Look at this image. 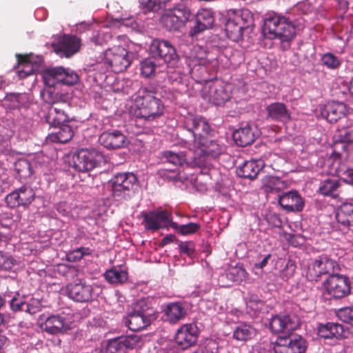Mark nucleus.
Listing matches in <instances>:
<instances>
[{
	"label": "nucleus",
	"instance_id": "1",
	"mask_svg": "<svg viewBox=\"0 0 353 353\" xmlns=\"http://www.w3.org/2000/svg\"><path fill=\"white\" fill-rule=\"evenodd\" d=\"M155 94L153 89L147 87H141L137 90L132 96L134 105L132 111L135 117L153 121L163 114L164 105Z\"/></svg>",
	"mask_w": 353,
	"mask_h": 353
},
{
	"label": "nucleus",
	"instance_id": "2",
	"mask_svg": "<svg viewBox=\"0 0 353 353\" xmlns=\"http://www.w3.org/2000/svg\"><path fill=\"white\" fill-rule=\"evenodd\" d=\"M263 32L270 39H279L289 43L296 35L295 26L285 16L276 12L267 13L263 19Z\"/></svg>",
	"mask_w": 353,
	"mask_h": 353
},
{
	"label": "nucleus",
	"instance_id": "3",
	"mask_svg": "<svg viewBox=\"0 0 353 353\" xmlns=\"http://www.w3.org/2000/svg\"><path fill=\"white\" fill-rule=\"evenodd\" d=\"M112 196L117 201H130L139 190V180L132 172H119L110 180Z\"/></svg>",
	"mask_w": 353,
	"mask_h": 353
},
{
	"label": "nucleus",
	"instance_id": "4",
	"mask_svg": "<svg viewBox=\"0 0 353 353\" xmlns=\"http://www.w3.org/2000/svg\"><path fill=\"white\" fill-rule=\"evenodd\" d=\"M223 151V145L219 143L217 141L200 135V160L202 158L208 161L215 159L222 154ZM210 170V163L208 162L203 166L200 163V175L205 178L204 181L200 180V191L207 190L208 183L211 179Z\"/></svg>",
	"mask_w": 353,
	"mask_h": 353
},
{
	"label": "nucleus",
	"instance_id": "5",
	"mask_svg": "<svg viewBox=\"0 0 353 353\" xmlns=\"http://www.w3.org/2000/svg\"><path fill=\"white\" fill-rule=\"evenodd\" d=\"M190 10L184 5L179 4L165 10L161 18L163 26L169 31H178L189 20Z\"/></svg>",
	"mask_w": 353,
	"mask_h": 353
},
{
	"label": "nucleus",
	"instance_id": "6",
	"mask_svg": "<svg viewBox=\"0 0 353 353\" xmlns=\"http://www.w3.org/2000/svg\"><path fill=\"white\" fill-rule=\"evenodd\" d=\"M323 285L325 292L334 299H343L351 292L350 279L338 273L329 275L323 281Z\"/></svg>",
	"mask_w": 353,
	"mask_h": 353
},
{
	"label": "nucleus",
	"instance_id": "7",
	"mask_svg": "<svg viewBox=\"0 0 353 353\" xmlns=\"http://www.w3.org/2000/svg\"><path fill=\"white\" fill-rule=\"evenodd\" d=\"M103 160V155L97 150L81 149L72 157L73 168L79 172H89L98 166Z\"/></svg>",
	"mask_w": 353,
	"mask_h": 353
},
{
	"label": "nucleus",
	"instance_id": "8",
	"mask_svg": "<svg viewBox=\"0 0 353 353\" xmlns=\"http://www.w3.org/2000/svg\"><path fill=\"white\" fill-rule=\"evenodd\" d=\"M150 53L154 58H159L171 66H174L179 59L175 48L167 40L154 39L150 46Z\"/></svg>",
	"mask_w": 353,
	"mask_h": 353
},
{
	"label": "nucleus",
	"instance_id": "9",
	"mask_svg": "<svg viewBox=\"0 0 353 353\" xmlns=\"http://www.w3.org/2000/svg\"><path fill=\"white\" fill-rule=\"evenodd\" d=\"M104 59L105 63L115 73L125 71L131 64L128 52L120 46H114L106 50Z\"/></svg>",
	"mask_w": 353,
	"mask_h": 353
},
{
	"label": "nucleus",
	"instance_id": "10",
	"mask_svg": "<svg viewBox=\"0 0 353 353\" xmlns=\"http://www.w3.org/2000/svg\"><path fill=\"white\" fill-rule=\"evenodd\" d=\"M336 263L325 256H321L312 261L307 266V279L311 282H318L323 275L334 274Z\"/></svg>",
	"mask_w": 353,
	"mask_h": 353
},
{
	"label": "nucleus",
	"instance_id": "11",
	"mask_svg": "<svg viewBox=\"0 0 353 353\" xmlns=\"http://www.w3.org/2000/svg\"><path fill=\"white\" fill-rule=\"evenodd\" d=\"M189 131L192 133L194 142V148L189 149L187 153H184L183 152H175L171 150L165 151L163 156L169 163L179 166H181L185 163L192 168H195L199 165L198 154L196 153L199 146L196 145V134L193 132L192 129H189Z\"/></svg>",
	"mask_w": 353,
	"mask_h": 353
},
{
	"label": "nucleus",
	"instance_id": "12",
	"mask_svg": "<svg viewBox=\"0 0 353 353\" xmlns=\"http://www.w3.org/2000/svg\"><path fill=\"white\" fill-rule=\"evenodd\" d=\"M300 326V321L294 314L276 315L273 316L270 322V328L274 333H285L290 335V333Z\"/></svg>",
	"mask_w": 353,
	"mask_h": 353
},
{
	"label": "nucleus",
	"instance_id": "13",
	"mask_svg": "<svg viewBox=\"0 0 353 353\" xmlns=\"http://www.w3.org/2000/svg\"><path fill=\"white\" fill-rule=\"evenodd\" d=\"M34 192L28 186L23 185L10 194L6 197V203L10 208L28 207L34 199Z\"/></svg>",
	"mask_w": 353,
	"mask_h": 353
},
{
	"label": "nucleus",
	"instance_id": "14",
	"mask_svg": "<svg viewBox=\"0 0 353 353\" xmlns=\"http://www.w3.org/2000/svg\"><path fill=\"white\" fill-rule=\"evenodd\" d=\"M143 225L147 230L157 231L167 227L170 223V214L167 210H157L143 212L141 214Z\"/></svg>",
	"mask_w": 353,
	"mask_h": 353
},
{
	"label": "nucleus",
	"instance_id": "15",
	"mask_svg": "<svg viewBox=\"0 0 353 353\" xmlns=\"http://www.w3.org/2000/svg\"><path fill=\"white\" fill-rule=\"evenodd\" d=\"M81 41L72 35H63L59 38L57 43H53V51L61 57L69 58L77 53L80 48Z\"/></svg>",
	"mask_w": 353,
	"mask_h": 353
},
{
	"label": "nucleus",
	"instance_id": "16",
	"mask_svg": "<svg viewBox=\"0 0 353 353\" xmlns=\"http://www.w3.org/2000/svg\"><path fill=\"white\" fill-rule=\"evenodd\" d=\"M68 297L76 302H89L92 299L93 288L82 280L69 283L66 287Z\"/></svg>",
	"mask_w": 353,
	"mask_h": 353
},
{
	"label": "nucleus",
	"instance_id": "17",
	"mask_svg": "<svg viewBox=\"0 0 353 353\" xmlns=\"http://www.w3.org/2000/svg\"><path fill=\"white\" fill-rule=\"evenodd\" d=\"M201 97L208 103L220 105L228 100V95L222 88H218L215 83L212 81H205L201 90Z\"/></svg>",
	"mask_w": 353,
	"mask_h": 353
},
{
	"label": "nucleus",
	"instance_id": "18",
	"mask_svg": "<svg viewBox=\"0 0 353 353\" xmlns=\"http://www.w3.org/2000/svg\"><path fill=\"white\" fill-rule=\"evenodd\" d=\"M175 341L182 349H187L195 344L198 339V328L196 324L183 325L175 335Z\"/></svg>",
	"mask_w": 353,
	"mask_h": 353
},
{
	"label": "nucleus",
	"instance_id": "19",
	"mask_svg": "<svg viewBox=\"0 0 353 353\" xmlns=\"http://www.w3.org/2000/svg\"><path fill=\"white\" fill-rule=\"evenodd\" d=\"M259 136L258 130L254 125L246 123L236 130L232 134L235 143L240 147L252 145Z\"/></svg>",
	"mask_w": 353,
	"mask_h": 353
},
{
	"label": "nucleus",
	"instance_id": "20",
	"mask_svg": "<svg viewBox=\"0 0 353 353\" xmlns=\"http://www.w3.org/2000/svg\"><path fill=\"white\" fill-rule=\"evenodd\" d=\"M41 327L51 334L63 333L70 329V323L61 314H52L46 318Z\"/></svg>",
	"mask_w": 353,
	"mask_h": 353
},
{
	"label": "nucleus",
	"instance_id": "21",
	"mask_svg": "<svg viewBox=\"0 0 353 353\" xmlns=\"http://www.w3.org/2000/svg\"><path fill=\"white\" fill-rule=\"evenodd\" d=\"M280 205L288 212H301L304 207V201L297 191H290L279 198Z\"/></svg>",
	"mask_w": 353,
	"mask_h": 353
},
{
	"label": "nucleus",
	"instance_id": "22",
	"mask_svg": "<svg viewBox=\"0 0 353 353\" xmlns=\"http://www.w3.org/2000/svg\"><path fill=\"white\" fill-rule=\"evenodd\" d=\"M70 108L65 106H50L45 116L46 121L50 126L54 128L67 123L70 121L68 115Z\"/></svg>",
	"mask_w": 353,
	"mask_h": 353
},
{
	"label": "nucleus",
	"instance_id": "23",
	"mask_svg": "<svg viewBox=\"0 0 353 353\" xmlns=\"http://www.w3.org/2000/svg\"><path fill=\"white\" fill-rule=\"evenodd\" d=\"M347 108L345 103L332 101L321 108V115L330 123L336 122L345 115Z\"/></svg>",
	"mask_w": 353,
	"mask_h": 353
},
{
	"label": "nucleus",
	"instance_id": "24",
	"mask_svg": "<svg viewBox=\"0 0 353 353\" xmlns=\"http://www.w3.org/2000/svg\"><path fill=\"white\" fill-rule=\"evenodd\" d=\"M264 166L265 163L262 159H251L239 165L236 173L241 178L254 179Z\"/></svg>",
	"mask_w": 353,
	"mask_h": 353
},
{
	"label": "nucleus",
	"instance_id": "25",
	"mask_svg": "<svg viewBox=\"0 0 353 353\" xmlns=\"http://www.w3.org/2000/svg\"><path fill=\"white\" fill-rule=\"evenodd\" d=\"M99 143L108 149H117L123 146L125 135L119 130L103 132L99 138Z\"/></svg>",
	"mask_w": 353,
	"mask_h": 353
},
{
	"label": "nucleus",
	"instance_id": "26",
	"mask_svg": "<svg viewBox=\"0 0 353 353\" xmlns=\"http://www.w3.org/2000/svg\"><path fill=\"white\" fill-rule=\"evenodd\" d=\"M336 219L344 229L353 228V203H342L336 212Z\"/></svg>",
	"mask_w": 353,
	"mask_h": 353
},
{
	"label": "nucleus",
	"instance_id": "27",
	"mask_svg": "<svg viewBox=\"0 0 353 353\" xmlns=\"http://www.w3.org/2000/svg\"><path fill=\"white\" fill-rule=\"evenodd\" d=\"M268 118L280 122H286L290 119V112L286 105L280 102L270 103L266 107Z\"/></svg>",
	"mask_w": 353,
	"mask_h": 353
},
{
	"label": "nucleus",
	"instance_id": "28",
	"mask_svg": "<svg viewBox=\"0 0 353 353\" xmlns=\"http://www.w3.org/2000/svg\"><path fill=\"white\" fill-rule=\"evenodd\" d=\"M43 100L51 104V106L70 108L69 97L68 94L56 92L51 88L43 90L41 92Z\"/></svg>",
	"mask_w": 353,
	"mask_h": 353
},
{
	"label": "nucleus",
	"instance_id": "29",
	"mask_svg": "<svg viewBox=\"0 0 353 353\" xmlns=\"http://www.w3.org/2000/svg\"><path fill=\"white\" fill-rule=\"evenodd\" d=\"M132 310L152 323L158 318L159 315V313L152 306L151 303L145 299L137 301L134 303Z\"/></svg>",
	"mask_w": 353,
	"mask_h": 353
},
{
	"label": "nucleus",
	"instance_id": "30",
	"mask_svg": "<svg viewBox=\"0 0 353 353\" xmlns=\"http://www.w3.org/2000/svg\"><path fill=\"white\" fill-rule=\"evenodd\" d=\"M165 320L171 323H176L186 315V310L180 302L170 303L164 310Z\"/></svg>",
	"mask_w": 353,
	"mask_h": 353
},
{
	"label": "nucleus",
	"instance_id": "31",
	"mask_svg": "<svg viewBox=\"0 0 353 353\" xmlns=\"http://www.w3.org/2000/svg\"><path fill=\"white\" fill-rule=\"evenodd\" d=\"M243 25L239 24L234 17L230 14L225 23V31L228 38L232 41H239L243 36Z\"/></svg>",
	"mask_w": 353,
	"mask_h": 353
},
{
	"label": "nucleus",
	"instance_id": "32",
	"mask_svg": "<svg viewBox=\"0 0 353 353\" xmlns=\"http://www.w3.org/2000/svg\"><path fill=\"white\" fill-rule=\"evenodd\" d=\"M125 325L131 330L137 332L150 325L152 322L136 314L133 310L125 319Z\"/></svg>",
	"mask_w": 353,
	"mask_h": 353
},
{
	"label": "nucleus",
	"instance_id": "33",
	"mask_svg": "<svg viewBox=\"0 0 353 353\" xmlns=\"http://www.w3.org/2000/svg\"><path fill=\"white\" fill-rule=\"evenodd\" d=\"M18 70L17 73L20 78L26 77L34 73V68L32 64V56L31 54H17Z\"/></svg>",
	"mask_w": 353,
	"mask_h": 353
},
{
	"label": "nucleus",
	"instance_id": "34",
	"mask_svg": "<svg viewBox=\"0 0 353 353\" xmlns=\"http://www.w3.org/2000/svg\"><path fill=\"white\" fill-rule=\"evenodd\" d=\"M58 130L49 134V139L53 142L64 143L69 141L74 135L72 128L68 125L62 124L57 126Z\"/></svg>",
	"mask_w": 353,
	"mask_h": 353
},
{
	"label": "nucleus",
	"instance_id": "35",
	"mask_svg": "<svg viewBox=\"0 0 353 353\" xmlns=\"http://www.w3.org/2000/svg\"><path fill=\"white\" fill-rule=\"evenodd\" d=\"M64 74L65 68L63 67L50 68L44 71L43 77L48 85L54 87L57 83L62 82Z\"/></svg>",
	"mask_w": 353,
	"mask_h": 353
},
{
	"label": "nucleus",
	"instance_id": "36",
	"mask_svg": "<svg viewBox=\"0 0 353 353\" xmlns=\"http://www.w3.org/2000/svg\"><path fill=\"white\" fill-rule=\"evenodd\" d=\"M104 276L106 281L114 285L122 284L127 281L128 276L125 270H123L120 267H113L105 271Z\"/></svg>",
	"mask_w": 353,
	"mask_h": 353
},
{
	"label": "nucleus",
	"instance_id": "37",
	"mask_svg": "<svg viewBox=\"0 0 353 353\" xmlns=\"http://www.w3.org/2000/svg\"><path fill=\"white\" fill-rule=\"evenodd\" d=\"M256 334V330L252 326L243 323L235 327L233 338L239 341H246L252 339Z\"/></svg>",
	"mask_w": 353,
	"mask_h": 353
},
{
	"label": "nucleus",
	"instance_id": "38",
	"mask_svg": "<svg viewBox=\"0 0 353 353\" xmlns=\"http://www.w3.org/2000/svg\"><path fill=\"white\" fill-rule=\"evenodd\" d=\"M341 183L337 179H326L322 182L319 188V192L324 196L336 198L339 196Z\"/></svg>",
	"mask_w": 353,
	"mask_h": 353
},
{
	"label": "nucleus",
	"instance_id": "39",
	"mask_svg": "<svg viewBox=\"0 0 353 353\" xmlns=\"http://www.w3.org/2000/svg\"><path fill=\"white\" fill-rule=\"evenodd\" d=\"M262 183L267 192H278L285 188L284 181L274 176H265L262 179Z\"/></svg>",
	"mask_w": 353,
	"mask_h": 353
},
{
	"label": "nucleus",
	"instance_id": "40",
	"mask_svg": "<svg viewBox=\"0 0 353 353\" xmlns=\"http://www.w3.org/2000/svg\"><path fill=\"white\" fill-rule=\"evenodd\" d=\"M157 59L152 55L144 59L140 63L141 74L145 78H152L156 75Z\"/></svg>",
	"mask_w": 353,
	"mask_h": 353
},
{
	"label": "nucleus",
	"instance_id": "41",
	"mask_svg": "<svg viewBox=\"0 0 353 353\" xmlns=\"http://www.w3.org/2000/svg\"><path fill=\"white\" fill-rule=\"evenodd\" d=\"M6 99L12 103V108L20 109L26 108L30 105V99L26 93H9L7 94Z\"/></svg>",
	"mask_w": 353,
	"mask_h": 353
},
{
	"label": "nucleus",
	"instance_id": "42",
	"mask_svg": "<svg viewBox=\"0 0 353 353\" xmlns=\"http://www.w3.org/2000/svg\"><path fill=\"white\" fill-rule=\"evenodd\" d=\"M288 337L287 343L292 347L294 353H305L307 350V342L300 335H285Z\"/></svg>",
	"mask_w": 353,
	"mask_h": 353
},
{
	"label": "nucleus",
	"instance_id": "43",
	"mask_svg": "<svg viewBox=\"0 0 353 353\" xmlns=\"http://www.w3.org/2000/svg\"><path fill=\"white\" fill-rule=\"evenodd\" d=\"M230 14L239 24L243 25V29L249 27L253 23L252 15L247 9L234 10Z\"/></svg>",
	"mask_w": 353,
	"mask_h": 353
},
{
	"label": "nucleus",
	"instance_id": "44",
	"mask_svg": "<svg viewBox=\"0 0 353 353\" xmlns=\"http://www.w3.org/2000/svg\"><path fill=\"white\" fill-rule=\"evenodd\" d=\"M14 170L21 179H27L32 175V168L29 161L25 159H18L14 163Z\"/></svg>",
	"mask_w": 353,
	"mask_h": 353
},
{
	"label": "nucleus",
	"instance_id": "45",
	"mask_svg": "<svg viewBox=\"0 0 353 353\" xmlns=\"http://www.w3.org/2000/svg\"><path fill=\"white\" fill-rule=\"evenodd\" d=\"M214 22V17L211 9L202 8L200 10V32L211 28Z\"/></svg>",
	"mask_w": 353,
	"mask_h": 353
},
{
	"label": "nucleus",
	"instance_id": "46",
	"mask_svg": "<svg viewBox=\"0 0 353 353\" xmlns=\"http://www.w3.org/2000/svg\"><path fill=\"white\" fill-rule=\"evenodd\" d=\"M248 274L242 267L230 268L226 273L227 278L233 282L241 283L248 278Z\"/></svg>",
	"mask_w": 353,
	"mask_h": 353
},
{
	"label": "nucleus",
	"instance_id": "47",
	"mask_svg": "<svg viewBox=\"0 0 353 353\" xmlns=\"http://www.w3.org/2000/svg\"><path fill=\"white\" fill-rule=\"evenodd\" d=\"M288 337L279 336L274 345L273 349L274 353H294L292 347L287 343Z\"/></svg>",
	"mask_w": 353,
	"mask_h": 353
},
{
	"label": "nucleus",
	"instance_id": "48",
	"mask_svg": "<svg viewBox=\"0 0 353 353\" xmlns=\"http://www.w3.org/2000/svg\"><path fill=\"white\" fill-rule=\"evenodd\" d=\"M322 63L327 68L334 70L338 68L341 64V60L332 53H325L321 59Z\"/></svg>",
	"mask_w": 353,
	"mask_h": 353
},
{
	"label": "nucleus",
	"instance_id": "49",
	"mask_svg": "<svg viewBox=\"0 0 353 353\" xmlns=\"http://www.w3.org/2000/svg\"><path fill=\"white\" fill-rule=\"evenodd\" d=\"M170 0H143V8L148 11H158L164 8Z\"/></svg>",
	"mask_w": 353,
	"mask_h": 353
},
{
	"label": "nucleus",
	"instance_id": "50",
	"mask_svg": "<svg viewBox=\"0 0 353 353\" xmlns=\"http://www.w3.org/2000/svg\"><path fill=\"white\" fill-rule=\"evenodd\" d=\"M170 225L183 235H187L195 232L199 228V225L193 223L179 225L175 222H172Z\"/></svg>",
	"mask_w": 353,
	"mask_h": 353
},
{
	"label": "nucleus",
	"instance_id": "51",
	"mask_svg": "<svg viewBox=\"0 0 353 353\" xmlns=\"http://www.w3.org/2000/svg\"><path fill=\"white\" fill-rule=\"evenodd\" d=\"M119 338L121 341H122V345L124 350L134 349L140 342V337L137 334L122 336Z\"/></svg>",
	"mask_w": 353,
	"mask_h": 353
},
{
	"label": "nucleus",
	"instance_id": "52",
	"mask_svg": "<svg viewBox=\"0 0 353 353\" xmlns=\"http://www.w3.org/2000/svg\"><path fill=\"white\" fill-rule=\"evenodd\" d=\"M107 352L108 353H125L122 341H121L119 337L114 338L108 341Z\"/></svg>",
	"mask_w": 353,
	"mask_h": 353
},
{
	"label": "nucleus",
	"instance_id": "53",
	"mask_svg": "<svg viewBox=\"0 0 353 353\" xmlns=\"http://www.w3.org/2000/svg\"><path fill=\"white\" fill-rule=\"evenodd\" d=\"M296 268V265L295 262L291 259H289L281 272V278L286 281L288 280L294 276Z\"/></svg>",
	"mask_w": 353,
	"mask_h": 353
},
{
	"label": "nucleus",
	"instance_id": "54",
	"mask_svg": "<svg viewBox=\"0 0 353 353\" xmlns=\"http://www.w3.org/2000/svg\"><path fill=\"white\" fill-rule=\"evenodd\" d=\"M201 125L202 133H200V135L209 139L215 136V130L211 127V125L205 118L200 117V126Z\"/></svg>",
	"mask_w": 353,
	"mask_h": 353
},
{
	"label": "nucleus",
	"instance_id": "55",
	"mask_svg": "<svg viewBox=\"0 0 353 353\" xmlns=\"http://www.w3.org/2000/svg\"><path fill=\"white\" fill-rule=\"evenodd\" d=\"M24 306V312L34 314L40 311L41 303L39 299H31L28 302L25 303Z\"/></svg>",
	"mask_w": 353,
	"mask_h": 353
},
{
	"label": "nucleus",
	"instance_id": "56",
	"mask_svg": "<svg viewBox=\"0 0 353 353\" xmlns=\"http://www.w3.org/2000/svg\"><path fill=\"white\" fill-rule=\"evenodd\" d=\"M18 296L19 294H17L9 301L10 309L14 312L24 311L26 301L23 298H19Z\"/></svg>",
	"mask_w": 353,
	"mask_h": 353
},
{
	"label": "nucleus",
	"instance_id": "57",
	"mask_svg": "<svg viewBox=\"0 0 353 353\" xmlns=\"http://www.w3.org/2000/svg\"><path fill=\"white\" fill-rule=\"evenodd\" d=\"M338 316L343 322L350 324L353 327V307L340 310Z\"/></svg>",
	"mask_w": 353,
	"mask_h": 353
},
{
	"label": "nucleus",
	"instance_id": "58",
	"mask_svg": "<svg viewBox=\"0 0 353 353\" xmlns=\"http://www.w3.org/2000/svg\"><path fill=\"white\" fill-rule=\"evenodd\" d=\"M202 353H216L218 350V343L212 339H205L202 345Z\"/></svg>",
	"mask_w": 353,
	"mask_h": 353
},
{
	"label": "nucleus",
	"instance_id": "59",
	"mask_svg": "<svg viewBox=\"0 0 353 353\" xmlns=\"http://www.w3.org/2000/svg\"><path fill=\"white\" fill-rule=\"evenodd\" d=\"M179 251L182 254H185L190 257H192L194 255L195 248L193 243L188 242H181L179 243Z\"/></svg>",
	"mask_w": 353,
	"mask_h": 353
},
{
	"label": "nucleus",
	"instance_id": "60",
	"mask_svg": "<svg viewBox=\"0 0 353 353\" xmlns=\"http://www.w3.org/2000/svg\"><path fill=\"white\" fill-rule=\"evenodd\" d=\"M330 331L332 338H339L342 336L344 332V329L342 325L335 323H327Z\"/></svg>",
	"mask_w": 353,
	"mask_h": 353
},
{
	"label": "nucleus",
	"instance_id": "61",
	"mask_svg": "<svg viewBox=\"0 0 353 353\" xmlns=\"http://www.w3.org/2000/svg\"><path fill=\"white\" fill-rule=\"evenodd\" d=\"M65 75L63 76V80L62 83L65 85H73L79 81V77L78 75L73 72L70 71L69 70L65 69Z\"/></svg>",
	"mask_w": 353,
	"mask_h": 353
},
{
	"label": "nucleus",
	"instance_id": "62",
	"mask_svg": "<svg viewBox=\"0 0 353 353\" xmlns=\"http://www.w3.org/2000/svg\"><path fill=\"white\" fill-rule=\"evenodd\" d=\"M340 137L344 142L353 143V125L342 130L340 132Z\"/></svg>",
	"mask_w": 353,
	"mask_h": 353
},
{
	"label": "nucleus",
	"instance_id": "63",
	"mask_svg": "<svg viewBox=\"0 0 353 353\" xmlns=\"http://www.w3.org/2000/svg\"><path fill=\"white\" fill-rule=\"evenodd\" d=\"M318 335L321 338L323 339H332L331 332L330 331L327 323L323 325L321 324L318 327Z\"/></svg>",
	"mask_w": 353,
	"mask_h": 353
},
{
	"label": "nucleus",
	"instance_id": "64",
	"mask_svg": "<svg viewBox=\"0 0 353 353\" xmlns=\"http://www.w3.org/2000/svg\"><path fill=\"white\" fill-rule=\"evenodd\" d=\"M67 259L70 262H76L82 259V254H81L79 249L77 248L72 251H70L67 254Z\"/></svg>",
	"mask_w": 353,
	"mask_h": 353
}]
</instances>
